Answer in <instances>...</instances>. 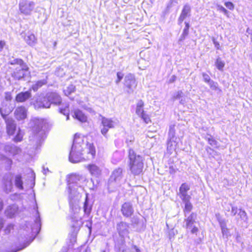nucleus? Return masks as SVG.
<instances>
[{
	"mask_svg": "<svg viewBox=\"0 0 252 252\" xmlns=\"http://www.w3.org/2000/svg\"><path fill=\"white\" fill-rule=\"evenodd\" d=\"M83 209L85 213L87 215H89L92 210V206L89 204L87 197H86V200L84 203Z\"/></svg>",
	"mask_w": 252,
	"mask_h": 252,
	"instance_id": "38",
	"label": "nucleus"
},
{
	"mask_svg": "<svg viewBox=\"0 0 252 252\" xmlns=\"http://www.w3.org/2000/svg\"><path fill=\"white\" fill-rule=\"evenodd\" d=\"M0 113L3 119L6 121V119H8L9 118L7 117V116L9 113V111H6L5 110H3L2 108H0Z\"/></svg>",
	"mask_w": 252,
	"mask_h": 252,
	"instance_id": "42",
	"label": "nucleus"
},
{
	"mask_svg": "<svg viewBox=\"0 0 252 252\" xmlns=\"http://www.w3.org/2000/svg\"><path fill=\"white\" fill-rule=\"evenodd\" d=\"M221 232H222V233L223 235L226 234L228 231V230H227V228H226V227H224V228L223 227L221 228Z\"/></svg>",
	"mask_w": 252,
	"mask_h": 252,
	"instance_id": "61",
	"label": "nucleus"
},
{
	"mask_svg": "<svg viewBox=\"0 0 252 252\" xmlns=\"http://www.w3.org/2000/svg\"><path fill=\"white\" fill-rule=\"evenodd\" d=\"M12 98V96L11 95V94L9 92H6L5 93V99L9 101L11 100Z\"/></svg>",
	"mask_w": 252,
	"mask_h": 252,
	"instance_id": "57",
	"label": "nucleus"
},
{
	"mask_svg": "<svg viewBox=\"0 0 252 252\" xmlns=\"http://www.w3.org/2000/svg\"><path fill=\"white\" fill-rule=\"evenodd\" d=\"M35 6V2L30 0H21L19 3L20 12L26 16L31 15Z\"/></svg>",
	"mask_w": 252,
	"mask_h": 252,
	"instance_id": "9",
	"label": "nucleus"
},
{
	"mask_svg": "<svg viewBox=\"0 0 252 252\" xmlns=\"http://www.w3.org/2000/svg\"><path fill=\"white\" fill-rule=\"evenodd\" d=\"M14 228V225L12 224H9L4 229V232L6 234H8L11 232V230Z\"/></svg>",
	"mask_w": 252,
	"mask_h": 252,
	"instance_id": "45",
	"label": "nucleus"
},
{
	"mask_svg": "<svg viewBox=\"0 0 252 252\" xmlns=\"http://www.w3.org/2000/svg\"><path fill=\"white\" fill-rule=\"evenodd\" d=\"M30 74L29 68L26 63L14 67L11 74V77L15 80H25L26 77Z\"/></svg>",
	"mask_w": 252,
	"mask_h": 252,
	"instance_id": "7",
	"label": "nucleus"
},
{
	"mask_svg": "<svg viewBox=\"0 0 252 252\" xmlns=\"http://www.w3.org/2000/svg\"><path fill=\"white\" fill-rule=\"evenodd\" d=\"M101 124L103 127L101 129V133L103 135L106 137V134L109 129L114 128L116 125V123L111 119L102 117Z\"/></svg>",
	"mask_w": 252,
	"mask_h": 252,
	"instance_id": "11",
	"label": "nucleus"
},
{
	"mask_svg": "<svg viewBox=\"0 0 252 252\" xmlns=\"http://www.w3.org/2000/svg\"><path fill=\"white\" fill-rule=\"evenodd\" d=\"M185 27L184 28L182 33L188 35L189 33V22H185Z\"/></svg>",
	"mask_w": 252,
	"mask_h": 252,
	"instance_id": "43",
	"label": "nucleus"
},
{
	"mask_svg": "<svg viewBox=\"0 0 252 252\" xmlns=\"http://www.w3.org/2000/svg\"><path fill=\"white\" fill-rule=\"evenodd\" d=\"M117 79L115 81L117 84H118L124 77V74L122 72H118L117 73Z\"/></svg>",
	"mask_w": 252,
	"mask_h": 252,
	"instance_id": "46",
	"label": "nucleus"
},
{
	"mask_svg": "<svg viewBox=\"0 0 252 252\" xmlns=\"http://www.w3.org/2000/svg\"><path fill=\"white\" fill-rule=\"evenodd\" d=\"M124 85L126 88L128 94H132L136 86L135 79L133 75L128 74L125 77Z\"/></svg>",
	"mask_w": 252,
	"mask_h": 252,
	"instance_id": "10",
	"label": "nucleus"
},
{
	"mask_svg": "<svg viewBox=\"0 0 252 252\" xmlns=\"http://www.w3.org/2000/svg\"><path fill=\"white\" fill-rule=\"evenodd\" d=\"M75 90V86L73 84H70L66 89H64L63 92L65 95L68 96L71 93L74 92Z\"/></svg>",
	"mask_w": 252,
	"mask_h": 252,
	"instance_id": "36",
	"label": "nucleus"
},
{
	"mask_svg": "<svg viewBox=\"0 0 252 252\" xmlns=\"http://www.w3.org/2000/svg\"><path fill=\"white\" fill-rule=\"evenodd\" d=\"M14 184L17 188L20 190H23V181L21 174L16 175L14 177Z\"/></svg>",
	"mask_w": 252,
	"mask_h": 252,
	"instance_id": "28",
	"label": "nucleus"
},
{
	"mask_svg": "<svg viewBox=\"0 0 252 252\" xmlns=\"http://www.w3.org/2000/svg\"><path fill=\"white\" fill-rule=\"evenodd\" d=\"M4 45L5 42L3 41H0V51L2 50Z\"/></svg>",
	"mask_w": 252,
	"mask_h": 252,
	"instance_id": "62",
	"label": "nucleus"
},
{
	"mask_svg": "<svg viewBox=\"0 0 252 252\" xmlns=\"http://www.w3.org/2000/svg\"><path fill=\"white\" fill-rule=\"evenodd\" d=\"M191 7L189 4H185L181 11V14L178 19V23L181 25L183 21L188 17L190 16Z\"/></svg>",
	"mask_w": 252,
	"mask_h": 252,
	"instance_id": "15",
	"label": "nucleus"
},
{
	"mask_svg": "<svg viewBox=\"0 0 252 252\" xmlns=\"http://www.w3.org/2000/svg\"><path fill=\"white\" fill-rule=\"evenodd\" d=\"M174 2V0H170L169 3L167 5L166 9L167 10H169L170 8L172 7L173 3Z\"/></svg>",
	"mask_w": 252,
	"mask_h": 252,
	"instance_id": "58",
	"label": "nucleus"
},
{
	"mask_svg": "<svg viewBox=\"0 0 252 252\" xmlns=\"http://www.w3.org/2000/svg\"><path fill=\"white\" fill-rule=\"evenodd\" d=\"M132 248L135 250V252H141L139 249L135 245H133Z\"/></svg>",
	"mask_w": 252,
	"mask_h": 252,
	"instance_id": "64",
	"label": "nucleus"
},
{
	"mask_svg": "<svg viewBox=\"0 0 252 252\" xmlns=\"http://www.w3.org/2000/svg\"><path fill=\"white\" fill-rule=\"evenodd\" d=\"M219 224L221 228H223L226 227V221L224 219H218Z\"/></svg>",
	"mask_w": 252,
	"mask_h": 252,
	"instance_id": "52",
	"label": "nucleus"
},
{
	"mask_svg": "<svg viewBox=\"0 0 252 252\" xmlns=\"http://www.w3.org/2000/svg\"><path fill=\"white\" fill-rule=\"evenodd\" d=\"M23 136L20 133V130H19L18 133L14 137V141L16 142H20L22 140Z\"/></svg>",
	"mask_w": 252,
	"mask_h": 252,
	"instance_id": "49",
	"label": "nucleus"
},
{
	"mask_svg": "<svg viewBox=\"0 0 252 252\" xmlns=\"http://www.w3.org/2000/svg\"><path fill=\"white\" fill-rule=\"evenodd\" d=\"M190 198L187 199L186 200H182L185 204L184 213L185 216H187L192 209V205L189 201Z\"/></svg>",
	"mask_w": 252,
	"mask_h": 252,
	"instance_id": "31",
	"label": "nucleus"
},
{
	"mask_svg": "<svg viewBox=\"0 0 252 252\" xmlns=\"http://www.w3.org/2000/svg\"><path fill=\"white\" fill-rule=\"evenodd\" d=\"M168 139H177V138L175 136V129L174 125H171L169 126Z\"/></svg>",
	"mask_w": 252,
	"mask_h": 252,
	"instance_id": "37",
	"label": "nucleus"
},
{
	"mask_svg": "<svg viewBox=\"0 0 252 252\" xmlns=\"http://www.w3.org/2000/svg\"><path fill=\"white\" fill-rule=\"evenodd\" d=\"M73 117L81 122H86L87 120V116L83 112L79 109H76L74 111Z\"/></svg>",
	"mask_w": 252,
	"mask_h": 252,
	"instance_id": "25",
	"label": "nucleus"
},
{
	"mask_svg": "<svg viewBox=\"0 0 252 252\" xmlns=\"http://www.w3.org/2000/svg\"><path fill=\"white\" fill-rule=\"evenodd\" d=\"M37 216L34 220V224L32 225H31V232L32 233V235H34V238L39 233L41 226V220L38 212L37 213Z\"/></svg>",
	"mask_w": 252,
	"mask_h": 252,
	"instance_id": "18",
	"label": "nucleus"
},
{
	"mask_svg": "<svg viewBox=\"0 0 252 252\" xmlns=\"http://www.w3.org/2000/svg\"><path fill=\"white\" fill-rule=\"evenodd\" d=\"M212 40L216 49L218 50L220 49V46L219 43L215 39L214 37L213 38Z\"/></svg>",
	"mask_w": 252,
	"mask_h": 252,
	"instance_id": "54",
	"label": "nucleus"
},
{
	"mask_svg": "<svg viewBox=\"0 0 252 252\" xmlns=\"http://www.w3.org/2000/svg\"><path fill=\"white\" fill-rule=\"evenodd\" d=\"M224 5L227 8H228L229 9H230L231 10H233L234 8V5L233 4V3L232 2H231L230 1L225 2L224 3Z\"/></svg>",
	"mask_w": 252,
	"mask_h": 252,
	"instance_id": "51",
	"label": "nucleus"
},
{
	"mask_svg": "<svg viewBox=\"0 0 252 252\" xmlns=\"http://www.w3.org/2000/svg\"><path fill=\"white\" fill-rule=\"evenodd\" d=\"M7 144L0 143V155H3L2 152L6 153Z\"/></svg>",
	"mask_w": 252,
	"mask_h": 252,
	"instance_id": "44",
	"label": "nucleus"
},
{
	"mask_svg": "<svg viewBox=\"0 0 252 252\" xmlns=\"http://www.w3.org/2000/svg\"><path fill=\"white\" fill-rule=\"evenodd\" d=\"M59 111L61 113L64 115L69 114L68 106L65 107L64 108H59Z\"/></svg>",
	"mask_w": 252,
	"mask_h": 252,
	"instance_id": "47",
	"label": "nucleus"
},
{
	"mask_svg": "<svg viewBox=\"0 0 252 252\" xmlns=\"http://www.w3.org/2000/svg\"><path fill=\"white\" fill-rule=\"evenodd\" d=\"M184 227L187 230H190L192 234H196L198 231V228L195 226L197 220L196 213L192 212L189 215L185 216Z\"/></svg>",
	"mask_w": 252,
	"mask_h": 252,
	"instance_id": "8",
	"label": "nucleus"
},
{
	"mask_svg": "<svg viewBox=\"0 0 252 252\" xmlns=\"http://www.w3.org/2000/svg\"><path fill=\"white\" fill-rule=\"evenodd\" d=\"M18 207L16 205L9 206L5 211L6 216L10 218L13 217L17 213Z\"/></svg>",
	"mask_w": 252,
	"mask_h": 252,
	"instance_id": "27",
	"label": "nucleus"
},
{
	"mask_svg": "<svg viewBox=\"0 0 252 252\" xmlns=\"http://www.w3.org/2000/svg\"><path fill=\"white\" fill-rule=\"evenodd\" d=\"M84 147L87 149V153L91 155V158H94L95 155V149L94 144L89 143L87 141L85 143L83 139L77 137L75 135L69 155V160L71 162L77 163L85 160V158L82 156Z\"/></svg>",
	"mask_w": 252,
	"mask_h": 252,
	"instance_id": "2",
	"label": "nucleus"
},
{
	"mask_svg": "<svg viewBox=\"0 0 252 252\" xmlns=\"http://www.w3.org/2000/svg\"><path fill=\"white\" fill-rule=\"evenodd\" d=\"M217 7L218 10L223 13L224 15H227V14H228V11L224 7L220 5H218Z\"/></svg>",
	"mask_w": 252,
	"mask_h": 252,
	"instance_id": "48",
	"label": "nucleus"
},
{
	"mask_svg": "<svg viewBox=\"0 0 252 252\" xmlns=\"http://www.w3.org/2000/svg\"><path fill=\"white\" fill-rule=\"evenodd\" d=\"M204 138L211 146L214 148L218 147V142L211 135L207 134Z\"/></svg>",
	"mask_w": 252,
	"mask_h": 252,
	"instance_id": "32",
	"label": "nucleus"
},
{
	"mask_svg": "<svg viewBox=\"0 0 252 252\" xmlns=\"http://www.w3.org/2000/svg\"><path fill=\"white\" fill-rule=\"evenodd\" d=\"M0 161L1 164H4L5 169L9 171L11 169L13 161L4 155H0Z\"/></svg>",
	"mask_w": 252,
	"mask_h": 252,
	"instance_id": "21",
	"label": "nucleus"
},
{
	"mask_svg": "<svg viewBox=\"0 0 252 252\" xmlns=\"http://www.w3.org/2000/svg\"><path fill=\"white\" fill-rule=\"evenodd\" d=\"M180 100V103L182 104H184L185 102V95H184V97L181 98Z\"/></svg>",
	"mask_w": 252,
	"mask_h": 252,
	"instance_id": "63",
	"label": "nucleus"
},
{
	"mask_svg": "<svg viewBox=\"0 0 252 252\" xmlns=\"http://www.w3.org/2000/svg\"><path fill=\"white\" fill-rule=\"evenodd\" d=\"M62 101L61 96L56 92H48L45 95L36 94L31 100V104L36 110L49 108L52 104L59 105Z\"/></svg>",
	"mask_w": 252,
	"mask_h": 252,
	"instance_id": "3",
	"label": "nucleus"
},
{
	"mask_svg": "<svg viewBox=\"0 0 252 252\" xmlns=\"http://www.w3.org/2000/svg\"><path fill=\"white\" fill-rule=\"evenodd\" d=\"M144 121V122L148 124L150 121V118L148 117L147 115H146L145 113H143L142 115L139 116Z\"/></svg>",
	"mask_w": 252,
	"mask_h": 252,
	"instance_id": "50",
	"label": "nucleus"
},
{
	"mask_svg": "<svg viewBox=\"0 0 252 252\" xmlns=\"http://www.w3.org/2000/svg\"><path fill=\"white\" fill-rule=\"evenodd\" d=\"M238 208L237 207L235 206H232L231 207V215L233 216H234L236 215L237 213Z\"/></svg>",
	"mask_w": 252,
	"mask_h": 252,
	"instance_id": "55",
	"label": "nucleus"
},
{
	"mask_svg": "<svg viewBox=\"0 0 252 252\" xmlns=\"http://www.w3.org/2000/svg\"><path fill=\"white\" fill-rule=\"evenodd\" d=\"M6 125L7 133L9 135L14 134L16 128V124L12 118H8L5 121Z\"/></svg>",
	"mask_w": 252,
	"mask_h": 252,
	"instance_id": "19",
	"label": "nucleus"
},
{
	"mask_svg": "<svg viewBox=\"0 0 252 252\" xmlns=\"http://www.w3.org/2000/svg\"><path fill=\"white\" fill-rule=\"evenodd\" d=\"M25 40L29 45L31 46L34 45L36 42V38L35 35L32 33H28L25 37Z\"/></svg>",
	"mask_w": 252,
	"mask_h": 252,
	"instance_id": "30",
	"label": "nucleus"
},
{
	"mask_svg": "<svg viewBox=\"0 0 252 252\" xmlns=\"http://www.w3.org/2000/svg\"><path fill=\"white\" fill-rule=\"evenodd\" d=\"M123 158V154L119 151H116L113 154L112 161L113 163H117L122 160Z\"/></svg>",
	"mask_w": 252,
	"mask_h": 252,
	"instance_id": "33",
	"label": "nucleus"
},
{
	"mask_svg": "<svg viewBox=\"0 0 252 252\" xmlns=\"http://www.w3.org/2000/svg\"><path fill=\"white\" fill-rule=\"evenodd\" d=\"M121 211L123 215L126 218L130 217L134 213V209L131 203H124L121 207Z\"/></svg>",
	"mask_w": 252,
	"mask_h": 252,
	"instance_id": "13",
	"label": "nucleus"
},
{
	"mask_svg": "<svg viewBox=\"0 0 252 252\" xmlns=\"http://www.w3.org/2000/svg\"><path fill=\"white\" fill-rule=\"evenodd\" d=\"M144 106V102L142 100H139L137 103V106H136V113L139 115L140 116L143 113H144V111L143 109V107Z\"/></svg>",
	"mask_w": 252,
	"mask_h": 252,
	"instance_id": "34",
	"label": "nucleus"
},
{
	"mask_svg": "<svg viewBox=\"0 0 252 252\" xmlns=\"http://www.w3.org/2000/svg\"><path fill=\"white\" fill-rule=\"evenodd\" d=\"M215 65L219 70L222 71L225 63L224 62L221 60L220 58L219 57L216 60Z\"/></svg>",
	"mask_w": 252,
	"mask_h": 252,
	"instance_id": "39",
	"label": "nucleus"
},
{
	"mask_svg": "<svg viewBox=\"0 0 252 252\" xmlns=\"http://www.w3.org/2000/svg\"><path fill=\"white\" fill-rule=\"evenodd\" d=\"M21 152V149L19 147L13 144H7L6 153L15 156L19 154Z\"/></svg>",
	"mask_w": 252,
	"mask_h": 252,
	"instance_id": "23",
	"label": "nucleus"
},
{
	"mask_svg": "<svg viewBox=\"0 0 252 252\" xmlns=\"http://www.w3.org/2000/svg\"><path fill=\"white\" fill-rule=\"evenodd\" d=\"M47 83L45 80H39L34 84H32V87L30 88L29 90L31 92L32 90H33L34 92L38 91V90L40 88L44 85L46 84Z\"/></svg>",
	"mask_w": 252,
	"mask_h": 252,
	"instance_id": "29",
	"label": "nucleus"
},
{
	"mask_svg": "<svg viewBox=\"0 0 252 252\" xmlns=\"http://www.w3.org/2000/svg\"><path fill=\"white\" fill-rule=\"evenodd\" d=\"M184 94L182 91H178L175 93L173 96V100L174 101L177 99H180L181 98L184 97Z\"/></svg>",
	"mask_w": 252,
	"mask_h": 252,
	"instance_id": "41",
	"label": "nucleus"
},
{
	"mask_svg": "<svg viewBox=\"0 0 252 252\" xmlns=\"http://www.w3.org/2000/svg\"><path fill=\"white\" fill-rule=\"evenodd\" d=\"M238 216L240 217V219L243 220L245 222L247 221L248 220V216L246 212L243 210L241 209H239V212L238 214Z\"/></svg>",
	"mask_w": 252,
	"mask_h": 252,
	"instance_id": "40",
	"label": "nucleus"
},
{
	"mask_svg": "<svg viewBox=\"0 0 252 252\" xmlns=\"http://www.w3.org/2000/svg\"><path fill=\"white\" fill-rule=\"evenodd\" d=\"M32 97V94L29 90L26 92H22L16 95L15 99L18 102H24Z\"/></svg>",
	"mask_w": 252,
	"mask_h": 252,
	"instance_id": "20",
	"label": "nucleus"
},
{
	"mask_svg": "<svg viewBox=\"0 0 252 252\" xmlns=\"http://www.w3.org/2000/svg\"><path fill=\"white\" fill-rule=\"evenodd\" d=\"M123 178V170L119 167L114 169L108 180V189L113 191L114 189L120 186V183Z\"/></svg>",
	"mask_w": 252,
	"mask_h": 252,
	"instance_id": "6",
	"label": "nucleus"
},
{
	"mask_svg": "<svg viewBox=\"0 0 252 252\" xmlns=\"http://www.w3.org/2000/svg\"><path fill=\"white\" fill-rule=\"evenodd\" d=\"M49 172V170L48 168H45L44 166L42 167V172L44 175L47 174V172Z\"/></svg>",
	"mask_w": 252,
	"mask_h": 252,
	"instance_id": "60",
	"label": "nucleus"
},
{
	"mask_svg": "<svg viewBox=\"0 0 252 252\" xmlns=\"http://www.w3.org/2000/svg\"><path fill=\"white\" fill-rule=\"evenodd\" d=\"M189 189V186L187 183H183L181 185L179 188V195L182 200L190 198V196L188 194V191Z\"/></svg>",
	"mask_w": 252,
	"mask_h": 252,
	"instance_id": "17",
	"label": "nucleus"
},
{
	"mask_svg": "<svg viewBox=\"0 0 252 252\" xmlns=\"http://www.w3.org/2000/svg\"><path fill=\"white\" fill-rule=\"evenodd\" d=\"M117 231L121 237H126L129 233V224L124 221L118 223L116 225Z\"/></svg>",
	"mask_w": 252,
	"mask_h": 252,
	"instance_id": "12",
	"label": "nucleus"
},
{
	"mask_svg": "<svg viewBox=\"0 0 252 252\" xmlns=\"http://www.w3.org/2000/svg\"><path fill=\"white\" fill-rule=\"evenodd\" d=\"M129 167L131 173L134 176L139 175L143 172L144 168V158L135 151L129 149L128 150Z\"/></svg>",
	"mask_w": 252,
	"mask_h": 252,
	"instance_id": "4",
	"label": "nucleus"
},
{
	"mask_svg": "<svg viewBox=\"0 0 252 252\" xmlns=\"http://www.w3.org/2000/svg\"><path fill=\"white\" fill-rule=\"evenodd\" d=\"M76 235L75 234H73L71 235V238H70V241L73 243L76 242Z\"/></svg>",
	"mask_w": 252,
	"mask_h": 252,
	"instance_id": "59",
	"label": "nucleus"
},
{
	"mask_svg": "<svg viewBox=\"0 0 252 252\" xmlns=\"http://www.w3.org/2000/svg\"><path fill=\"white\" fill-rule=\"evenodd\" d=\"M9 63L11 65H14V67H15L16 66L23 65L26 63L21 59H14L9 61Z\"/></svg>",
	"mask_w": 252,
	"mask_h": 252,
	"instance_id": "35",
	"label": "nucleus"
},
{
	"mask_svg": "<svg viewBox=\"0 0 252 252\" xmlns=\"http://www.w3.org/2000/svg\"><path fill=\"white\" fill-rule=\"evenodd\" d=\"M132 225H137L139 223V219L137 217H133L131 219Z\"/></svg>",
	"mask_w": 252,
	"mask_h": 252,
	"instance_id": "53",
	"label": "nucleus"
},
{
	"mask_svg": "<svg viewBox=\"0 0 252 252\" xmlns=\"http://www.w3.org/2000/svg\"><path fill=\"white\" fill-rule=\"evenodd\" d=\"M187 37V35L182 33V34L181 35V36L178 40V43L179 44H181V43L186 39V38Z\"/></svg>",
	"mask_w": 252,
	"mask_h": 252,
	"instance_id": "56",
	"label": "nucleus"
},
{
	"mask_svg": "<svg viewBox=\"0 0 252 252\" xmlns=\"http://www.w3.org/2000/svg\"><path fill=\"white\" fill-rule=\"evenodd\" d=\"M86 181V177L79 174H73L68 177L69 202L70 208L74 213L80 210L79 202L84 190L83 186Z\"/></svg>",
	"mask_w": 252,
	"mask_h": 252,
	"instance_id": "1",
	"label": "nucleus"
},
{
	"mask_svg": "<svg viewBox=\"0 0 252 252\" xmlns=\"http://www.w3.org/2000/svg\"><path fill=\"white\" fill-rule=\"evenodd\" d=\"M177 140V139H168L167 140V151L170 154H171L176 148V146L178 143Z\"/></svg>",
	"mask_w": 252,
	"mask_h": 252,
	"instance_id": "26",
	"label": "nucleus"
},
{
	"mask_svg": "<svg viewBox=\"0 0 252 252\" xmlns=\"http://www.w3.org/2000/svg\"><path fill=\"white\" fill-rule=\"evenodd\" d=\"M46 124L42 120L38 119L35 122L34 126L32 129V135L30 136V140L32 141L36 148L41 145L45 138Z\"/></svg>",
	"mask_w": 252,
	"mask_h": 252,
	"instance_id": "5",
	"label": "nucleus"
},
{
	"mask_svg": "<svg viewBox=\"0 0 252 252\" xmlns=\"http://www.w3.org/2000/svg\"><path fill=\"white\" fill-rule=\"evenodd\" d=\"M3 184L5 191L9 193L12 191L13 185L11 178L8 175H5L3 178Z\"/></svg>",
	"mask_w": 252,
	"mask_h": 252,
	"instance_id": "22",
	"label": "nucleus"
},
{
	"mask_svg": "<svg viewBox=\"0 0 252 252\" xmlns=\"http://www.w3.org/2000/svg\"><path fill=\"white\" fill-rule=\"evenodd\" d=\"M14 115L17 120L19 121L24 120L27 117V110L25 106L18 107L15 110Z\"/></svg>",
	"mask_w": 252,
	"mask_h": 252,
	"instance_id": "16",
	"label": "nucleus"
},
{
	"mask_svg": "<svg viewBox=\"0 0 252 252\" xmlns=\"http://www.w3.org/2000/svg\"><path fill=\"white\" fill-rule=\"evenodd\" d=\"M88 168L91 174L94 177H98L101 174V170L95 164L89 165Z\"/></svg>",
	"mask_w": 252,
	"mask_h": 252,
	"instance_id": "24",
	"label": "nucleus"
},
{
	"mask_svg": "<svg viewBox=\"0 0 252 252\" xmlns=\"http://www.w3.org/2000/svg\"><path fill=\"white\" fill-rule=\"evenodd\" d=\"M202 76L204 82L209 86L211 89L213 91L221 92V90L219 87L218 83L212 80L208 74L205 72H202Z\"/></svg>",
	"mask_w": 252,
	"mask_h": 252,
	"instance_id": "14",
	"label": "nucleus"
}]
</instances>
